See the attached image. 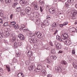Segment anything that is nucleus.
<instances>
[{
	"mask_svg": "<svg viewBox=\"0 0 77 77\" xmlns=\"http://www.w3.org/2000/svg\"><path fill=\"white\" fill-rule=\"evenodd\" d=\"M42 37H43V35L42 34H39L38 35H37V37L39 39L42 38Z\"/></svg>",
	"mask_w": 77,
	"mask_h": 77,
	"instance_id": "21",
	"label": "nucleus"
},
{
	"mask_svg": "<svg viewBox=\"0 0 77 77\" xmlns=\"http://www.w3.org/2000/svg\"><path fill=\"white\" fill-rule=\"evenodd\" d=\"M62 53H63V51L60 50V51H59L58 53V54H60V53L61 54Z\"/></svg>",
	"mask_w": 77,
	"mask_h": 77,
	"instance_id": "56",
	"label": "nucleus"
},
{
	"mask_svg": "<svg viewBox=\"0 0 77 77\" xmlns=\"http://www.w3.org/2000/svg\"><path fill=\"white\" fill-rule=\"evenodd\" d=\"M72 54H75V51L74 50H73L72 51Z\"/></svg>",
	"mask_w": 77,
	"mask_h": 77,
	"instance_id": "59",
	"label": "nucleus"
},
{
	"mask_svg": "<svg viewBox=\"0 0 77 77\" xmlns=\"http://www.w3.org/2000/svg\"><path fill=\"white\" fill-rule=\"evenodd\" d=\"M27 54L28 56L31 57L33 55V52L31 51H28Z\"/></svg>",
	"mask_w": 77,
	"mask_h": 77,
	"instance_id": "12",
	"label": "nucleus"
},
{
	"mask_svg": "<svg viewBox=\"0 0 77 77\" xmlns=\"http://www.w3.org/2000/svg\"><path fill=\"white\" fill-rule=\"evenodd\" d=\"M65 5L66 7H69L70 6V4H69V2H66Z\"/></svg>",
	"mask_w": 77,
	"mask_h": 77,
	"instance_id": "33",
	"label": "nucleus"
},
{
	"mask_svg": "<svg viewBox=\"0 0 77 77\" xmlns=\"http://www.w3.org/2000/svg\"><path fill=\"white\" fill-rule=\"evenodd\" d=\"M14 27L15 29H18V28H19V27H18V25H17L16 26H14Z\"/></svg>",
	"mask_w": 77,
	"mask_h": 77,
	"instance_id": "44",
	"label": "nucleus"
},
{
	"mask_svg": "<svg viewBox=\"0 0 77 77\" xmlns=\"http://www.w3.org/2000/svg\"><path fill=\"white\" fill-rule=\"evenodd\" d=\"M73 66L75 68H76L77 69V63H73L72 64Z\"/></svg>",
	"mask_w": 77,
	"mask_h": 77,
	"instance_id": "22",
	"label": "nucleus"
},
{
	"mask_svg": "<svg viewBox=\"0 0 77 77\" xmlns=\"http://www.w3.org/2000/svg\"><path fill=\"white\" fill-rule=\"evenodd\" d=\"M31 48L29 46H26V49L28 50H30Z\"/></svg>",
	"mask_w": 77,
	"mask_h": 77,
	"instance_id": "50",
	"label": "nucleus"
},
{
	"mask_svg": "<svg viewBox=\"0 0 77 77\" xmlns=\"http://www.w3.org/2000/svg\"><path fill=\"white\" fill-rule=\"evenodd\" d=\"M17 5H18V3L15 2L13 4V8H15Z\"/></svg>",
	"mask_w": 77,
	"mask_h": 77,
	"instance_id": "29",
	"label": "nucleus"
},
{
	"mask_svg": "<svg viewBox=\"0 0 77 77\" xmlns=\"http://www.w3.org/2000/svg\"><path fill=\"white\" fill-rule=\"evenodd\" d=\"M9 35H10V34L8 32L5 31V32H2L0 33V38H3V37L4 36L7 37V36H9Z\"/></svg>",
	"mask_w": 77,
	"mask_h": 77,
	"instance_id": "3",
	"label": "nucleus"
},
{
	"mask_svg": "<svg viewBox=\"0 0 77 77\" xmlns=\"http://www.w3.org/2000/svg\"><path fill=\"white\" fill-rule=\"evenodd\" d=\"M13 61L14 63L15 62H17V61H18V59L16 58H14L13 59Z\"/></svg>",
	"mask_w": 77,
	"mask_h": 77,
	"instance_id": "28",
	"label": "nucleus"
},
{
	"mask_svg": "<svg viewBox=\"0 0 77 77\" xmlns=\"http://www.w3.org/2000/svg\"><path fill=\"white\" fill-rule=\"evenodd\" d=\"M63 36L64 38V39L65 40V39H68L69 37H68V33H64L63 35Z\"/></svg>",
	"mask_w": 77,
	"mask_h": 77,
	"instance_id": "9",
	"label": "nucleus"
},
{
	"mask_svg": "<svg viewBox=\"0 0 77 77\" xmlns=\"http://www.w3.org/2000/svg\"><path fill=\"white\" fill-rule=\"evenodd\" d=\"M55 45L56 47H57V48L58 49H60L61 48V45L59 43L57 42H55Z\"/></svg>",
	"mask_w": 77,
	"mask_h": 77,
	"instance_id": "8",
	"label": "nucleus"
},
{
	"mask_svg": "<svg viewBox=\"0 0 77 77\" xmlns=\"http://www.w3.org/2000/svg\"><path fill=\"white\" fill-rule=\"evenodd\" d=\"M58 32V30L57 29H56L54 33V35H56V34Z\"/></svg>",
	"mask_w": 77,
	"mask_h": 77,
	"instance_id": "47",
	"label": "nucleus"
},
{
	"mask_svg": "<svg viewBox=\"0 0 77 77\" xmlns=\"http://www.w3.org/2000/svg\"><path fill=\"white\" fill-rule=\"evenodd\" d=\"M47 60L48 63H51V60H50L49 58H47Z\"/></svg>",
	"mask_w": 77,
	"mask_h": 77,
	"instance_id": "36",
	"label": "nucleus"
},
{
	"mask_svg": "<svg viewBox=\"0 0 77 77\" xmlns=\"http://www.w3.org/2000/svg\"><path fill=\"white\" fill-rule=\"evenodd\" d=\"M10 24L12 26H14L16 24V22H10Z\"/></svg>",
	"mask_w": 77,
	"mask_h": 77,
	"instance_id": "26",
	"label": "nucleus"
},
{
	"mask_svg": "<svg viewBox=\"0 0 77 77\" xmlns=\"http://www.w3.org/2000/svg\"><path fill=\"white\" fill-rule=\"evenodd\" d=\"M70 15V17H72L73 19H75V16L77 15V11L75 10H72Z\"/></svg>",
	"mask_w": 77,
	"mask_h": 77,
	"instance_id": "4",
	"label": "nucleus"
},
{
	"mask_svg": "<svg viewBox=\"0 0 77 77\" xmlns=\"http://www.w3.org/2000/svg\"><path fill=\"white\" fill-rule=\"evenodd\" d=\"M41 72L42 73V75L43 76V77H44L45 75V74H46V71L44 69H43L42 70Z\"/></svg>",
	"mask_w": 77,
	"mask_h": 77,
	"instance_id": "13",
	"label": "nucleus"
},
{
	"mask_svg": "<svg viewBox=\"0 0 77 77\" xmlns=\"http://www.w3.org/2000/svg\"><path fill=\"white\" fill-rule=\"evenodd\" d=\"M59 26L60 27H63V24H60L59 25Z\"/></svg>",
	"mask_w": 77,
	"mask_h": 77,
	"instance_id": "55",
	"label": "nucleus"
},
{
	"mask_svg": "<svg viewBox=\"0 0 77 77\" xmlns=\"http://www.w3.org/2000/svg\"><path fill=\"white\" fill-rule=\"evenodd\" d=\"M44 23L45 26H48L49 25V23L48 22V20H45L44 21Z\"/></svg>",
	"mask_w": 77,
	"mask_h": 77,
	"instance_id": "14",
	"label": "nucleus"
},
{
	"mask_svg": "<svg viewBox=\"0 0 77 77\" xmlns=\"http://www.w3.org/2000/svg\"><path fill=\"white\" fill-rule=\"evenodd\" d=\"M18 38H19L21 41H24L25 39L24 36L21 34H19L18 35Z\"/></svg>",
	"mask_w": 77,
	"mask_h": 77,
	"instance_id": "6",
	"label": "nucleus"
},
{
	"mask_svg": "<svg viewBox=\"0 0 77 77\" xmlns=\"http://www.w3.org/2000/svg\"><path fill=\"white\" fill-rule=\"evenodd\" d=\"M23 31L24 32H29L30 31H29V30L28 29H24L23 30Z\"/></svg>",
	"mask_w": 77,
	"mask_h": 77,
	"instance_id": "34",
	"label": "nucleus"
},
{
	"mask_svg": "<svg viewBox=\"0 0 77 77\" xmlns=\"http://www.w3.org/2000/svg\"><path fill=\"white\" fill-rule=\"evenodd\" d=\"M20 5L23 6L25 5V0H20Z\"/></svg>",
	"mask_w": 77,
	"mask_h": 77,
	"instance_id": "10",
	"label": "nucleus"
},
{
	"mask_svg": "<svg viewBox=\"0 0 77 77\" xmlns=\"http://www.w3.org/2000/svg\"><path fill=\"white\" fill-rule=\"evenodd\" d=\"M34 9L35 10H38V9H39L38 6V5H37L36 6H35L34 7Z\"/></svg>",
	"mask_w": 77,
	"mask_h": 77,
	"instance_id": "41",
	"label": "nucleus"
},
{
	"mask_svg": "<svg viewBox=\"0 0 77 77\" xmlns=\"http://www.w3.org/2000/svg\"><path fill=\"white\" fill-rule=\"evenodd\" d=\"M29 59L30 60H31V61H33L34 59V58H33V57H29Z\"/></svg>",
	"mask_w": 77,
	"mask_h": 77,
	"instance_id": "42",
	"label": "nucleus"
},
{
	"mask_svg": "<svg viewBox=\"0 0 77 77\" xmlns=\"http://www.w3.org/2000/svg\"><path fill=\"white\" fill-rule=\"evenodd\" d=\"M0 16L2 17L3 16V12L2 11L0 10Z\"/></svg>",
	"mask_w": 77,
	"mask_h": 77,
	"instance_id": "30",
	"label": "nucleus"
},
{
	"mask_svg": "<svg viewBox=\"0 0 77 77\" xmlns=\"http://www.w3.org/2000/svg\"><path fill=\"white\" fill-rule=\"evenodd\" d=\"M55 69L56 72H60L62 71V69L60 67H55Z\"/></svg>",
	"mask_w": 77,
	"mask_h": 77,
	"instance_id": "7",
	"label": "nucleus"
},
{
	"mask_svg": "<svg viewBox=\"0 0 77 77\" xmlns=\"http://www.w3.org/2000/svg\"><path fill=\"white\" fill-rule=\"evenodd\" d=\"M48 77H52V76L51 75L49 74L48 75H47Z\"/></svg>",
	"mask_w": 77,
	"mask_h": 77,
	"instance_id": "62",
	"label": "nucleus"
},
{
	"mask_svg": "<svg viewBox=\"0 0 77 77\" xmlns=\"http://www.w3.org/2000/svg\"><path fill=\"white\" fill-rule=\"evenodd\" d=\"M16 39V38L15 37H13L12 38V41H15V40Z\"/></svg>",
	"mask_w": 77,
	"mask_h": 77,
	"instance_id": "52",
	"label": "nucleus"
},
{
	"mask_svg": "<svg viewBox=\"0 0 77 77\" xmlns=\"http://www.w3.org/2000/svg\"><path fill=\"white\" fill-rule=\"evenodd\" d=\"M27 35L28 36H30L32 35V32H31L29 31L27 32Z\"/></svg>",
	"mask_w": 77,
	"mask_h": 77,
	"instance_id": "35",
	"label": "nucleus"
},
{
	"mask_svg": "<svg viewBox=\"0 0 77 77\" xmlns=\"http://www.w3.org/2000/svg\"><path fill=\"white\" fill-rule=\"evenodd\" d=\"M39 3L41 5H42L43 6L45 4V2H44L42 0H40L39 1Z\"/></svg>",
	"mask_w": 77,
	"mask_h": 77,
	"instance_id": "17",
	"label": "nucleus"
},
{
	"mask_svg": "<svg viewBox=\"0 0 77 77\" xmlns=\"http://www.w3.org/2000/svg\"><path fill=\"white\" fill-rule=\"evenodd\" d=\"M12 16H13V14H11L10 16V18L11 19H12Z\"/></svg>",
	"mask_w": 77,
	"mask_h": 77,
	"instance_id": "61",
	"label": "nucleus"
},
{
	"mask_svg": "<svg viewBox=\"0 0 77 77\" xmlns=\"http://www.w3.org/2000/svg\"><path fill=\"white\" fill-rule=\"evenodd\" d=\"M42 66H38L37 68H35V65H32L30 66L29 67L28 69L29 71H32L34 69V71H36V72H39L41 70V69L42 68Z\"/></svg>",
	"mask_w": 77,
	"mask_h": 77,
	"instance_id": "1",
	"label": "nucleus"
},
{
	"mask_svg": "<svg viewBox=\"0 0 77 77\" xmlns=\"http://www.w3.org/2000/svg\"><path fill=\"white\" fill-rule=\"evenodd\" d=\"M25 5L27 6V5H29V3L28 2H27V1H25Z\"/></svg>",
	"mask_w": 77,
	"mask_h": 77,
	"instance_id": "51",
	"label": "nucleus"
},
{
	"mask_svg": "<svg viewBox=\"0 0 77 77\" xmlns=\"http://www.w3.org/2000/svg\"><path fill=\"white\" fill-rule=\"evenodd\" d=\"M49 11L51 14H54V10L52 8H50L49 10Z\"/></svg>",
	"mask_w": 77,
	"mask_h": 77,
	"instance_id": "20",
	"label": "nucleus"
},
{
	"mask_svg": "<svg viewBox=\"0 0 77 77\" xmlns=\"http://www.w3.org/2000/svg\"><path fill=\"white\" fill-rule=\"evenodd\" d=\"M57 39L58 41L60 42H61L62 41V39H61L60 37V36H59V35H57Z\"/></svg>",
	"mask_w": 77,
	"mask_h": 77,
	"instance_id": "18",
	"label": "nucleus"
},
{
	"mask_svg": "<svg viewBox=\"0 0 77 77\" xmlns=\"http://www.w3.org/2000/svg\"><path fill=\"white\" fill-rule=\"evenodd\" d=\"M16 11L17 12H20L21 11V8L18 7L16 8Z\"/></svg>",
	"mask_w": 77,
	"mask_h": 77,
	"instance_id": "39",
	"label": "nucleus"
},
{
	"mask_svg": "<svg viewBox=\"0 0 77 77\" xmlns=\"http://www.w3.org/2000/svg\"><path fill=\"white\" fill-rule=\"evenodd\" d=\"M68 24V21H66L64 22L63 23V26H66V25H67Z\"/></svg>",
	"mask_w": 77,
	"mask_h": 77,
	"instance_id": "38",
	"label": "nucleus"
},
{
	"mask_svg": "<svg viewBox=\"0 0 77 77\" xmlns=\"http://www.w3.org/2000/svg\"><path fill=\"white\" fill-rule=\"evenodd\" d=\"M25 62L26 65H29L30 63V61L29 60L26 61Z\"/></svg>",
	"mask_w": 77,
	"mask_h": 77,
	"instance_id": "32",
	"label": "nucleus"
},
{
	"mask_svg": "<svg viewBox=\"0 0 77 77\" xmlns=\"http://www.w3.org/2000/svg\"><path fill=\"white\" fill-rule=\"evenodd\" d=\"M24 12H25L27 14V15H30L32 13V11H31V8L28 7L26 8L25 10L24 11Z\"/></svg>",
	"mask_w": 77,
	"mask_h": 77,
	"instance_id": "5",
	"label": "nucleus"
},
{
	"mask_svg": "<svg viewBox=\"0 0 77 77\" xmlns=\"http://www.w3.org/2000/svg\"><path fill=\"white\" fill-rule=\"evenodd\" d=\"M29 41L31 43H32L33 44H34L38 43V42L39 41V40L36 37H34L29 38Z\"/></svg>",
	"mask_w": 77,
	"mask_h": 77,
	"instance_id": "2",
	"label": "nucleus"
},
{
	"mask_svg": "<svg viewBox=\"0 0 77 77\" xmlns=\"http://www.w3.org/2000/svg\"><path fill=\"white\" fill-rule=\"evenodd\" d=\"M32 5H33L34 7L38 6V3L36 2H33L32 3Z\"/></svg>",
	"mask_w": 77,
	"mask_h": 77,
	"instance_id": "25",
	"label": "nucleus"
},
{
	"mask_svg": "<svg viewBox=\"0 0 77 77\" xmlns=\"http://www.w3.org/2000/svg\"><path fill=\"white\" fill-rule=\"evenodd\" d=\"M18 77H24V74L23 73H19L18 74Z\"/></svg>",
	"mask_w": 77,
	"mask_h": 77,
	"instance_id": "16",
	"label": "nucleus"
},
{
	"mask_svg": "<svg viewBox=\"0 0 77 77\" xmlns=\"http://www.w3.org/2000/svg\"><path fill=\"white\" fill-rule=\"evenodd\" d=\"M3 26H8V22L5 23Z\"/></svg>",
	"mask_w": 77,
	"mask_h": 77,
	"instance_id": "49",
	"label": "nucleus"
},
{
	"mask_svg": "<svg viewBox=\"0 0 77 77\" xmlns=\"http://www.w3.org/2000/svg\"><path fill=\"white\" fill-rule=\"evenodd\" d=\"M18 45V46H21V45H22V43H21V42H19L17 44Z\"/></svg>",
	"mask_w": 77,
	"mask_h": 77,
	"instance_id": "54",
	"label": "nucleus"
},
{
	"mask_svg": "<svg viewBox=\"0 0 77 77\" xmlns=\"http://www.w3.org/2000/svg\"><path fill=\"white\" fill-rule=\"evenodd\" d=\"M46 9H47V10H48H48H49V6L47 5L46 6Z\"/></svg>",
	"mask_w": 77,
	"mask_h": 77,
	"instance_id": "57",
	"label": "nucleus"
},
{
	"mask_svg": "<svg viewBox=\"0 0 77 77\" xmlns=\"http://www.w3.org/2000/svg\"><path fill=\"white\" fill-rule=\"evenodd\" d=\"M61 63L62 65H66L67 64V63H66V62L64 60H62L61 61Z\"/></svg>",
	"mask_w": 77,
	"mask_h": 77,
	"instance_id": "27",
	"label": "nucleus"
},
{
	"mask_svg": "<svg viewBox=\"0 0 77 77\" xmlns=\"http://www.w3.org/2000/svg\"><path fill=\"white\" fill-rule=\"evenodd\" d=\"M20 54L21 53H20V52L17 53L16 54V57H19L20 56Z\"/></svg>",
	"mask_w": 77,
	"mask_h": 77,
	"instance_id": "37",
	"label": "nucleus"
},
{
	"mask_svg": "<svg viewBox=\"0 0 77 77\" xmlns=\"http://www.w3.org/2000/svg\"><path fill=\"white\" fill-rule=\"evenodd\" d=\"M37 14H38V13H37V12H34L33 13V15H34V16H37Z\"/></svg>",
	"mask_w": 77,
	"mask_h": 77,
	"instance_id": "53",
	"label": "nucleus"
},
{
	"mask_svg": "<svg viewBox=\"0 0 77 77\" xmlns=\"http://www.w3.org/2000/svg\"><path fill=\"white\" fill-rule=\"evenodd\" d=\"M0 23H3V20L2 19H0Z\"/></svg>",
	"mask_w": 77,
	"mask_h": 77,
	"instance_id": "60",
	"label": "nucleus"
},
{
	"mask_svg": "<svg viewBox=\"0 0 77 77\" xmlns=\"http://www.w3.org/2000/svg\"><path fill=\"white\" fill-rule=\"evenodd\" d=\"M57 26H58V23H54L52 24V27H56Z\"/></svg>",
	"mask_w": 77,
	"mask_h": 77,
	"instance_id": "23",
	"label": "nucleus"
},
{
	"mask_svg": "<svg viewBox=\"0 0 77 77\" xmlns=\"http://www.w3.org/2000/svg\"><path fill=\"white\" fill-rule=\"evenodd\" d=\"M68 42H69V40L67 39L66 41H65V42H66V43H68Z\"/></svg>",
	"mask_w": 77,
	"mask_h": 77,
	"instance_id": "63",
	"label": "nucleus"
},
{
	"mask_svg": "<svg viewBox=\"0 0 77 77\" xmlns=\"http://www.w3.org/2000/svg\"><path fill=\"white\" fill-rule=\"evenodd\" d=\"M75 8H76V9H77V4H76L75 5Z\"/></svg>",
	"mask_w": 77,
	"mask_h": 77,
	"instance_id": "64",
	"label": "nucleus"
},
{
	"mask_svg": "<svg viewBox=\"0 0 77 77\" xmlns=\"http://www.w3.org/2000/svg\"><path fill=\"white\" fill-rule=\"evenodd\" d=\"M41 25L42 28H45V23H44H44L43 22H41Z\"/></svg>",
	"mask_w": 77,
	"mask_h": 77,
	"instance_id": "24",
	"label": "nucleus"
},
{
	"mask_svg": "<svg viewBox=\"0 0 77 77\" xmlns=\"http://www.w3.org/2000/svg\"><path fill=\"white\" fill-rule=\"evenodd\" d=\"M3 69L0 67V72H3Z\"/></svg>",
	"mask_w": 77,
	"mask_h": 77,
	"instance_id": "58",
	"label": "nucleus"
},
{
	"mask_svg": "<svg viewBox=\"0 0 77 77\" xmlns=\"http://www.w3.org/2000/svg\"><path fill=\"white\" fill-rule=\"evenodd\" d=\"M5 3H11V0H5Z\"/></svg>",
	"mask_w": 77,
	"mask_h": 77,
	"instance_id": "43",
	"label": "nucleus"
},
{
	"mask_svg": "<svg viewBox=\"0 0 77 77\" xmlns=\"http://www.w3.org/2000/svg\"><path fill=\"white\" fill-rule=\"evenodd\" d=\"M14 47L15 48H17V47H18V44L17 43H15L14 44Z\"/></svg>",
	"mask_w": 77,
	"mask_h": 77,
	"instance_id": "31",
	"label": "nucleus"
},
{
	"mask_svg": "<svg viewBox=\"0 0 77 77\" xmlns=\"http://www.w3.org/2000/svg\"><path fill=\"white\" fill-rule=\"evenodd\" d=\"M74 0H68V2H69V3H72L74 2Z\"/></svg>",
	"mask_w": 77,
	"mask_h": 77,
	"instance_id": "40",
	"label": "nucleus"
},
{
	"mask_svg": "<svg viewBox=\"0 0 77 77\" xmlns=\"http://www.w3.org/2000/svg\"><path fill=\"white\" fill-rule=\"evenodd\" d=\"M25 27V26L24 25H20L19 27V29L20 31H22L23 30V29Z\"/></svg>",
	"mask_w": 77,
	"mask_h": 77,
	"instance_id": "11",
	"label": "nucleus"
},
{
	"mask_svg": "<svg viewBox=\"0 0 77 77\" xmlns=\"http://www.w3.org/2000/svg\"><path fill=\"white\" fill-rule=\"evenodd\" d=\"M40 9L41 12H43V9H42V7L40 6Z\"/></svg>",
	"mask_w": 77,
	"mask_h": 77,
	"instance_id": "45",
	"label": "nucleus"
},
{
	"mask_svg": "<svg viewBox=\"0 0 77 77\" xmlns=\"http://www.w3.org/2000/svg\"><path fill=\"white\" fill-rule=\"evenodd\" d=\"M67 59L69 60H71V58L69 56H68L67 57Z\"/></svg>",
	"mask_w": 77,
	"mask_h": 77,
	"instance_id": "48",
	"label": "nucleus"
},
{
	"mask_svg": "<svg viewBox=\"0 0 77 77\" xmlns=\"http://www.w3.org/2000/svg\"><path fill=\"white\" fill-rule=\"evenodd\" d=\"M6 69H7L8 71L9 72L11 71V67L7 65L6 66Z\"/></svg>",
	"mask_w": 77,
	"mask_h": 77,
	"instance_id": "19",
	"label": "nucleus"
},
{
	"mask_svg": "<svg viewBox=\"0 0 77 77\" xmlns=\"http://www.w3.org/2000/svg\"><path fill=\"white\" fill-rule=\"evenodd\" d=\"M51 50V53L53 54H55L56 53V51H55V48H52Z\"/></svg>",
	"mask_w": 77,
	"mask_h": 77,
	"instance_id": "15",
	"label": "nucleus"
},
{
	"mask_svg": "<svg viewBox=\"0 0 77 77\" xmlns=\"http://www.w3.org/2000/svg\"><path fill=\"white\" fill-rule=\"evenodd\" d=\"M56 57V56L55 55H53L52 56H51V59H54Z\"/></svg>",
	"mask_w": 77,
	"mask_h": 77,
	"instance_id": "46",
	"label": "nucleus"
}]
</instances>
